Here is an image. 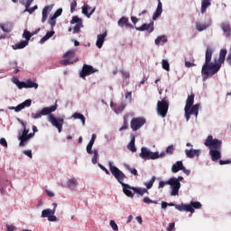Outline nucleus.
<instances>
[{
	"mask_svg": "<svg viewBox=\"0 0 231 231\" xmlns=\"http://www.w3.org/2000/svg\"><path fill=\"white\" fill-rule=\"evenodd\" d=\"M227 51L221 49L219 52L218 63L212 62V55H214V49L208 47L205 52V62L201 69V74L204 75V80H207L208 77H213L221 69V64H225L226 59Z\"/></svg>",
	"mask_w": 231,
	"mask_h": 231,
	"instance_id": "nucleus-1",
	"label": "nucleus"
},
{
	"mask_svg": "<svg viewBox=\"0 0 231 231\" xmlns=\"http://www.w3.org/2000/svg\"><path fill=\"white\" fill-rule=\"evenodd\" d=\"M108 167L111 174L116 178V180L122 185L123 187V192L127 196L128 198H134V193H133L134 187H131V185L124 183V180L127 178L125 176V173L120 171L116 166L113 165V162H108Z\"/></svg>",
	"mask_w": 231,
	"mask_h": 231,
	"instance_id": "nucleus-2",
	"label": "nucleus"
},
{
	"mask_svg": "<svg viewBox=\"0 0 231 231\" xmlns=\"http://www.w3.org/2000/svg\"><path fill=\"white\" fill-rule=\"evenodd\" d=\"M204 145L208 147L209 155L212 162H217V160H221V147L223 145V142L221 140L214 139V136L208 135L204 143Z\"/></svg>",
	"mask_w": 231,
	"mask_h": 231,
	"instance_id": "nucleus-3",
	"label": "nucleus"
},
{
	"mask_svg": "<svg viewBox=\"0 0 231 231\" xmlns=\"http://www.w3.org/2000/svg\"><path fill=\"white\" fill-rule=\"evenodd\" d=\"M41 111L43 116L49 115V122L51 123V125L57 127L59 133H62V125H64V117H55V116L51 115V113L57 111V105H53L50 107H43Z\"/></svg>",
	"mask_w": 231,
	"mask_h": 231,
	"instance_id": "nucleus-4",
	"label": "nucleus"
},
{
	"mask_svg": "<svg viewBox=\"0 0 231 231\" xmlns=\"http://www.w3.org/2000/svg\"><path fill=\"white\" fill-rule=\"evenodd\" d=\"M202 205L201 202L199 201H191L189 204H181V206H176V209L179 210L180 212H190V214H194L196 209L201 208Z\"/></svg>",
	"mask_w": 231,
	"mask_h": 231,
	"instance_id": "nucleus-5",
	"label": "nucleus"
},
{
	"mask_svg": "<svg viewBox=\"0 0 231 231\" xmlns=\"http://www.w3.org/2000/svg\"><path fill=\"white\" fill-rule=\"evenodd\" d=\"M139 156L143 160H158L160 158V152H151L149 149L143 147Z\"/></svg>",
	"mask_w": 231,
	"mask_h": 231,
	"instance_id": "nucleus-6",
	"label": "nucleus"
},
{
	"mask_svg": "<svg viewBox=\"0 0 231 231\" xmlns=\"http://www.w3.org/2000/svg\"><path fill=\"white\" fill-rule=\"evenodd\" d=\"M171 186V196H178L180 194V189H181V183L179 182L176 178L172 177L166 181Z\"/></svg>",
	"mask_w": 231,
	"mask_h": 231,
	"instance_id": "nucleus-7",
	"label": "nucleus"
},
{
	"mask_svg": "<svg viewBox=\"0 0 231 231\" xmlns=\"http://www.w3.org/2000/svg\"><path fill=\"white\" fill-rule=\"evenodd\" d=\"M169 111V102L165 99L157 102V113L162 117L165 118L167 116V113Z\"/></svg>",
	"mask_w": 231,
	"mask_h": 231,
	"instance_id": "nucleus-8",
	"label": "nucleus"
},
{
	"mask_svg": "<svg viewBox=\"0 0 231 231\" xmlns=\"http://www.w3.org/2000/svg\"><path fill=\"white\" fill-rule=\"evenodd\" d=\"M185 110V118L187 120V122H189V120H190V115H194L196 116V118H198V115H199V104H196L193 106H189L184 107Z\"/></svg>",
	"mask_w": 231,
	"mask_h": 231,
	"instance_id": "nucleus-9",
	"label": "nucleus"
},
{
	"mask_svg": "<svg viewBox=\"0 0 231 231\" xmlns=\"http://www.w3.org/2000/svg\"><path fill=\"white\" fill-rule=\"evenodd\" d=\"M146 120L143 117H134L131 120L130 127L133 131H138V129L143 127L146 124Z\"/></svg>",
	"mask_w": 231,
	"mask_h": 231,
	"instance_id": "nucleus-10",
	"label": "nucleus"
},
{
	"mask_svg": "<svg viewBox=\"0 0 231 231\" xmlns=\"http://www.w3.org/2000/svg\"><path fill=\"white\" fill-rule=\"evenodd\" d=\"M97 71H98V69L93 68V66L84 64L79 76L81 79H86V77H89V75H93V73H97Z\"/></svg>",
	"mask_w": 231,
	"mask_h": 231,
	"instance_id": "nucleus-11",
	"label": "nucleus"
},
{
	"mask_svg": "<svg viewBox=\"0 0 231 231\" xmlns=\"http://www.w3.org/2000/svg\"><path fill=\"white\" fill-rule=\"evenodd\" d=\"M70 24H76L73 29V33H80V28H82V19L79 18V16H73L70 21Z\"/></svg>",
	"mask_w": 231,
	"mask_h": 231,
	"instance_id": "nucleus-12",
	"label": "nucleus"
},
{
	"mask_svg": "<svg viewBox=\"0 0 231 231\" xmlns=\"http://www.w3.org/2000/svg\"><path fill=\"white\" fill-rule=\"evenodd\" d=\"M30 106H32V100L27 99L17 106H9L8 109H10L11 111H15V113H19V111H23L24 107H30Z\"/></svg>",
	"mask_w": 231,
	"mask_h": 231,
	"instance_id": "nucleus-13",
	"label": "nucleus"
},
{
	"mask_svg": "<svg viewBox=\"0 0 231 231\" xmlns=\"http://www.w3.org/2000/svg\"><path fill=\"white\" fill-rule=\"evenodd\" d=\"M137 32H148V33H152L154 32V22L150 23H143L141 27H135Z\"/></svg>",
	"mask_w": 231,
	"mask_h": 231,
	"instance_id": "nucleus-14",
	"label": "nucleus"
},
{
	"mask_svg": "<svg viewBox=\"0 0 231 231\" xmlns=\"http://www.w3.org/2000/svg\"><path fill=\"white\" fill-rule=\"evenodd\" d=\"M220 28L224 32L225 37L228 39L231 37V25L230 22H223L220 23Z\"/></svg>",
	"mask_w": 231,
	"mask_h": 231,
	"instance_id": "nucleus-15",
	"label": "nucleus"
},
{
	"mask_svg": "<svg viewBox=\"0 0 231 231\" xmlns=\"http://www.w3.org/2000/svg\"><path fill=\"white\" fill-rule=\"evenodd\" d=\"M211 24H212V21L211 20H208L205 23H201L199 22H197L196 23V30L198 32H204V30H207V28H210Z\"/></svg>",
	"mask_w": 231,
	"mask_h": 231,
	"instance_id": "nucleus-16",
	"label": "nucleus"
},
{
	"mask_svg": "<svg viewBox=\"0 0 231 231\" xmlns=\"http://www.w3.org/2000/svg\"><path fill=\"white\" fill-rule=\"evenodd\" d=\"M51 10H53V5H46L42 13V23H46L47 19H48V14H50V12H51Z\"/></svg>",
	"mask_w": 231,
	"mask_h": 231,
	"instance_id": "nucleus-17",
	"label": "nucleus"
},
{
	"mask_svg": "<svg viewBox=\"0 0 231 231\" xmlns=\"http://www.w3.org/2000/svg\"><path fill=\"white\" fill-rule=\"evenodd\" d=\"M162 12H163V8H162V0H158L156 11L153 13V15H152V21H156V19H158V17L162 15Z\"/></svg>",
	"mask_w": 231,
	"mask_h": 231,
	"instance_id": "nucleus-18",
	"label": "nucleus"
},
{
	"mask_svg": "<svg viewBox=\"0 0 231 231\" xmlns=\"http://www.w3.org/2000/svg\"><path fill=\"white\" fill-rule=\"evenodd\" d=\"M106 37H107V32H105L102 34H98L96 46H97L99 49L102 48V46H104V41H106Z\"/></svg>",
	"mask_w": 231,
	"mask_h": 231,
	"instance_id": "nucleus-19",
	"label": "nucleus"
},
{
	"mask_svg": "<svg viewBox=\"0 0 231 231\" xmlns=\"http://www.w3.org/2000/svg\"><path fill=\"white\" fill-rule=\"evenodd\" d=\"M183 162L181 161H177L174 164L171 166V172L173 174H176V172H180V171H182L183 169Z\"/></svg>",
	"mask_w": 231,
	"mask_h": 231,
	"instance_id": "nucleus-20",
	"label": "nucleus"
},
{
	"mask_svg": "<svg viewBox=\"0 0 231 231\" xmlns=\"http://www.w3.org/2000/svg\"><path fill=\"white\" fill-rule=\"evenodd\" d=\"M200 152L201 151L199 150H194V149L185 150V154L188 158H194V156H199Z\"/></svg>",
	"mask_w": 231,
	"mask_h": 231,
	"instance_id": "nucleus-21",
	"label": "nucleus"
},
{
	"mask_svg": "<svg viewBox=\"0 0 231 231\" xmlns=\"http://www.w3.org/2000/svg\"><path fill=\"white\" fill-rule=\"evenodd\" d=\"M88 10H89V5H85L82 7V14H83L84 15H86L87 17H91V15H93V14H95L96 8L94 7V8L90 11V13L88 12Z\"/></svg>",
	"mask_w": 231,
	"mask_h": 231,
	"instance_id": "nucleus-22",
	"label": "nucleus"
},
{
	"mask_svg": "<svg viewBox=\"0 0 231 231\" xmlns=\"http://www.w3.org/2000/svg\"><path fill=\"white\" fill-rule=\"evenodd\" d=\"M53 35H55V31L47 32L46 34L44 35V37H42L40 40V43L44 44V42H46V41H48L49 39H51V37H53Z\"/></svg>",
	"mask_w": 231,
	"mask_h": 231,
	"instance_id": "nucleus-23",
	"label": "nucleus"
},
{
	"mask_svg": "<svg viewBox=\"0 0 231 231\" xmlns=\"http://www.w3.org/2000/svg\"><path fill=\"white\" fill-rule=\"evenodd\" d=\"M28 46V42L26 41H22L18 43H15L14 45L12 46L13 50H23V48H26Z\"/></svg>",
	"mask_w": 231,
	"mask_h": 231,
	"instance_id": "nucleus-24",
	"label": "nucleus"
},
{
	"mask_svg": "<svg viewBox=\"0 0 231 231\" xmlns=\"http://www.w3.org/2000/svg\"><path fill=\"white\" fill-rule=\"evenodd\" d=\"M212 0H202L201 2V9L200 12L201 14H205V12H207V9L208 8V6H210Z\"/></svg>",
	"mask_w": 231,
	"mask_h": 231,
	"instance_id": "nucleus-25",
	"label": "nucleus"
},
{
	"mask_svg": "<svg viewBox=\"0 0 231 231\" xmlns=\"http://www.w3.org/2000/svg\"><path fill=\"white\" fill-rule=\"evenodd\" d=\"M134 142H136V137L133 135L129 144L127 145V149H129V151L132 152H136V146L134 145Z\"/></svg>",
	"mask_w": 231,
	"mask_h": 231,
	"instance_id": "nucleus-26",
	"label": "nucleus"
},
{
	"mask_svg": "<svg viewBox=\"0 0 231 231\" xmlns=\"http://www.w3.org/2000/svg\"><path fill=\"white\" fill-rule=\"evenodd\" d=\"M63 59H67L69 60H75L77 59L75 55V51H68L64 55Z\"/></svg>",
	"mask_w": 231,
	"mask_h": 231,
	"instance_id": "nucleus-27",
	"label": "nucleus"
},
{
	"mask_svg": "<svg viewBox=\"0 0 231 231\" xmlns=\"http://www.w3.org/2000/svg\"><path fill=\"white\" fill-rule=\"evenodd\" d=\"M18 140L20 141V147H24V145H26V142H28L30 139L28 135L22 134L18 136Z\"/></svg>",
	"mask_w": 231,
	"mask_h": 231,
	"instance_id": "nucleus-28",
	"label": "nucleus"
},
{
	"mask_svg": "<svg viewBox=\"0 0 231 231\" xmlns=\"http://www.w3.org/2000/svg\"><path fill=\"white\" fill-rule=\"evenodd\" d=\"M53 215H55V209L47 208L42 211V217H49Z\"/></svg>",
	"mask_w": 231,
	"mask_h": 231,
	"instance_id": "nucleus-29",
	"label": "nucleus"
},
{
	"mask_svg": "<svg viewBox=\"0 0 231 231\" xmlns=\"http://www.w3.org/2000/svg\"><path fill=\"white\" fill-rule=\"evenodd\" d=\"M67 185L69 187V189H70V190H75V189H77V179H70L68 180Z\"/></svg>",
	"mask_w": 231,
	"mask_h": 231,
	"instance_id": "nucleus-30",
	"label": "nucleus"
},
{
	"mask_svg": "<svg viewBox=\"0 0 231 231\" xmlns=\"http://www.w3.org/2000/svg\"><path fill=\"white\" fill-rule=\"evenodd\" d=\"M194 97H195L194 94L188 96V97L186 99L185 107H192V106L194 104Z\"/></svg>",
	"mask_w": 231,
	"mask_h": 231,
	"instance_id": "nucleus-31",
	"label": "nucleus"
},
{
	"mask_svg": "<svg viewBox=\"0 0 231 231\" xmlns=\"http://www.w3.org/2000/svg\"><path fill=\"white\" fill-rule=\"evenodd\" d=\"M37 89L39 88V84L32 81L31 79H28L25 81V88H32Z\"/></svg>",
	"mask_w": 231,
	"mask_h": 231,
	"instance_id": "nucleus-32",
	"label": "nucleus"
},
{
	"mask_svg": "<svg viewBox=\"0 0 231 231\" xmlns=\"http://www.w3.org/2000/svg\"><path fill=\"white\" fill-rule=\"evenodd\" d=\"M125 129H129V116L126 115L124 116V125L119 128V131H125Z\"/></svg>",
	"mask_w": 231,
	"mask_h": 231,
	"instance_id": "nucleus-33",
	"label": "nucleus"
},
{
	"mask_svg": "<svg viewBox=\"0 0 231 231\" xmlns=\"http://www.w3.org/2000/svg\"><path fill=\"white\" fill-rule=\"evenodd\" d=\"M73 118H75V120H81L83 125H86V117H84V115H82L80 113H75L73 115Z\"/></svg>",
	"mask_w": 231,
	"mask_h": 231,
	"instance_id": "nucleus-34",
	"label": "nucleus"
},
{
	"mask_svg": "<svg viewBox=\"0 0 231 231\" xmlns=\"http://www.w3.org/2000/svg\"><path fill=\"white\" fill-rule=\"evenodd\" d=\"M134 192L135 194H139V196H143V194H147V189H142V188H134Z\"/></svg>",
	"mask_w": 231,
	"mask_h": 231,
	"instance_id": "nucleus-35",
	"label": "nucleus"
},
{
	"mask_svg": "<svg viewBox=\"0 0 231 231\" xmlns=\"http://www.w3.org/2000/svg\"><path fill=\"white\" fill-rule=\"evenodd\" d=\"M126 171H129L134 176H138V171L135 168H132L129 164H125Z\"/></svg>",
	"mask_w": 231,
	"mask_h": 231,
	"instance_id": "nucleus-36",
	"label": "nucleus"
},
{
	"mask_svg": "<svg viewBox=\"0 0 231 231\" xmlns=\"http://www.w3.org/2000/svg\"><path fill=\"white\" fill-rule=\"evenodd\" d=\"M75 62H79V59L76 58L75 60L66 59V60H61L60 64L62 66H69V64H75Z\"/></svg>",
	"mask_w": 231,
	"mask_h": 231,
	"instance_id": "nucleus-37",
	"label": "nucleus"
},
{
	"mask_svg": "<svg viewBox=\"0 0 231 231\" xmlns=\"http://www.w3.org/2000/svg\"><path fill=\"white\" fill-rule=\"evenodd\" d=\"M23 39H25V42H30V39L33 37V34H32V32H30L28 30H24L23 33Z\"/></svg>",
	"mask_w": 231,
	"mask_h": 231,
	"instance_id": "nucleus-38",
	"label": "nucleus"
},
{
	"mask_svg": "<svg viewBox=\"0 0 231 231\" xmlns=\"http://www.w3.org/2000/svg\"><path fill=\"white\" fill-rule=\"evenodd\" d=\"M160 42H167V36L163 35V36H159L155 39V44L158 46V44H160Z\"/></svg>",
	"mask_w": 231,
	"mask_h": 231,
	"instance_id": "nucleus-39",
	"label": "nucleus"
},
{
	"mask_svg": "<svg viewBox=\"0 0 231 231\" xmlns=\"http://www.w3.org/2000/svg\"><path fill=\"white\" fill-rule=\"evenodd\" d=\"M127 23H129V18L123 16L121 19L118 21V26L123 27L124 25H126Z\"/></svg>",
	"mask_w": 231,
	"mask_h": 231,
	"instance_id": "nucleus-40",
	"label": "nucleus"
},
{
	"mask_svg": "<svg viewBox=\"0 0 231 231\" xmlns=\"http://www.w3.org/2000/svg\"><path fill=\"white\" fill-rule=\"evenodd\" d=\"M93 157H92V163L94 165H97V163L98 162V151L97 150H94L93 151Z\"/></svg>",
	"mask_w": 231,
	"mask_h": 231,
	"instance_id": "nucleus-41",
	"label": "nucleus"
},
{
	"mask_svg": "<svg viewBox=\"0 0 231 231\" xmlns=\"http://www.w3.org/2000/svg\"><path fill=\"white\" fill-rule=\"evenodd\" d=\"M154 181H156V177H152L148 182H144L146 189H152Z\"/></svg>",
	"mask_w": 231,
	"mask_h": 231,
	"instance_id": "nucleus-42",
	"label": "nucleus"
},
{
	"mask_svg": "<svg viewBox=\"0 0 231 231\" xmlns=\"http://www.w3.org/2000/svg\"><path fill=\"white\" fill-rule=\"evenodd\" d=\"M162 69L166 71H171V65L167 60H162Z\"/></svg>",
	"mask_w": 231,
	"mask_h": 231,
	"instance_id": "nucleus-43",
	"label": "nucleus"
},
{
	"mask_svg": "<svg viewBox=\"0 0 231 231\" xmlns=\"http://www.w3.org/2000/svg\"><path fill=\"white\" fill-rule=\"evenodd\" d=\"M0 28L3 32H5V33H8L11 32L10 28H8V24L6 23H0Z\"/></svg>",
	"mask_w": 231,
	"mask_h": 231,
	"instance_id": "nucleus-44",
	"label": "nucleus"
},
{
	"mask_svg": "<svg viewBox=\"0 0 231 231\" xmlns=\"http://www.w3.org/2000/svg\"><path fill=\"white\" fill-rule=\"evenodd\" d=\"M56 19L57 18L53 15L49 19V24H51V28L57 24Z\"/></svg>",
	"mask_w": 231,
	"mask_h": 231,
	"instance_id": "nucleus-45",
	"label": "nucleus"
},
{
	"mask_svg": "<svg viewBox=\"0 0 231 231\" xmlns=\"http://www.w3.org/2000/svg\"><path fill=\"white\" fill-rule=\"evenodd\" d=\"M166 154H174V145H169L166 148Z\"/></svg>",
	"mask_w": 231,
	"mask_h": 231,
	"instance_id": "nucleus-46",
	"label": "nucleus"
},
{
	"mask_svg": "<svg viewBox=\"0 0 231 231\" xmlns=\"http://www.w3.org/2000/svg\"><path fill=\"white\" fill-rule=\"evenodd\" d=\"M42 116H43L42 110L35 114H32V118H33L34 120H37V119L41 118Z\"/></svg>",
	"mask_w": 231,
	"mask_h": 231,
	"instance_id": "nucleus-47",
	"label": "nucleus"
},
{
	"mask_svg": "<svg viewBox=\"0 0 231 231\" xmlns=\"http://www.w3.org/2000/svg\"><path fill=\"white\" fill-rule=\"evenodd\" d=\"M124 109H125V105L121 104L120 106H118L116 108V113L118 115L119 113H122V111H124Z\"/></svg>",
	"mask_w": 231,
	"mask_h": 231,
	"instance_id": "nucleus-48",
	"label": "nucleus"
},
{
	"mask_svg": "<svg viewBox=\"0 0 231 231\" xmlns=\"http://www.w3.org/2000/svg\"><path fill=\"white\" fill-rule=\"evenodd\" d=\"M110 226L114 231L118 230V225H116V222H115V220L110 221Z\"/></svg>",
	"mask_w": 231,
	"mask_h": 231,
	"instance_id": "nucleus-49",
	"label": "nucleus"
},
{
	"mask_svg": "<svg viewBox=\"0 0 231 231\" xmlns=\"http://www.w3.org/2000/svg\"><path fill=\"white\" fill-rule=\"evenodd\" d=\"M37 8H39L37 5H34L33 7H28L25 8L24 12H28L29 14H33L35 12V10H37Z\"/></svg>",
	"mask_w": 231,
	"mask_h": 231,
	"instance_id": "nucleus-50",
	"label": "nucleus"
},
{
	"mask_svg": "<svg viewBox=\"0 0 231 231\" xmlns=\"http://www.w3.org/2000/svg\"><path fill=\"white\" fill-rule=\"evenodd\" d=\"M93 144H91L90 143H88L87 145V152L88 154H93Z\"/></svg>",
	"mask_w": 231,
	"mask_h": 231,
	"instance_id": "nucleus-51",
	"label": "nucleus"
},
{
	"mask_svg": "<svg viewBox=\"0 0 231 231\" xmlns=\"http://www.w3.org/2000/svg\"><path fill=\"white\" fill-rule=\"evenodd\" d=\"M60 15H62V8L57 9L52 16L57 19V17H60Z\"/></svg>",
	"mask_w": 231,
	"mask_h": 231,
	"instance_id": "nucleus-52",
	"label": "nucleus"
},
{
	"mask_svg": "<svg viewBox=\"0 0 231 231\" xmlns=\"http://www.w3.org/2000/svg\"><path fill=\"white\" fill-rule=\"evenodd\" d=\"M77 8V0H74L71 4H70V12L71 14H73V12H75V9Z\"/></svg>",
	"mask_w": 231,
	"mask_h": 231,
	"instance_id": "nucleus-53",
	"label": "nucleus"
},
{
	"mask_svg": "<svg viewBox=\"0 0 231 231\" xmlns=\"http://www.w3.org/2000/svg\"><path fill=\"white\" fill-rule=\"evenodd\" d=\"M17 88L18 89H23V88H26V82L24 81H17Z\"/></svg>",
	"mask_w": 231,
	"mask_h": 231,
	"instance_id": "nucleus-54",
	"label": "nucleus"
},
{
	"mask_svg": "<svg viewBox=\"0 0 231 231\" xmlns=\"http://www.w3.org/2000/svg\"><path fill=\"white\" fill-rule=\"evenodd\" d=\"M143 203H146L147 205H149V204H151V203H158V202H156V201H154V200H152L151 199H149V197H145L144 199H143Z\"/></svg>",
	"mask_w": 231,
	"mask_h": 231,
	"instance_id": "nucleus-55",
	"label": "nucleus"
},
{
	"mask_svg": "<svg viewBox=\"0 0 231 231\" xmlns=\"http://www.w3.org/2000/svg\"><path fill=\"white\" fill-rule=\"evenodd\" d=\"M174 226H176V224L174 222L170 223L167 227V231H174Z\"/></svg>",
	"mask_w": 231,
	"mask_h": 231,
	"instance_id": "nucleus-56",
	"label": "nucleus"
},
{
	"mask_svg": "<svg viewBox=\"0 0 231 231\" xmlns=\"http://www.w3.org/2000/svg\"><path fill=\"white\" fill-rule=\"evenodd\" d=\"M120 71H121V73H122L124 79H129V77H131V75L129 74V72H127V71H125V70H124V69H121Z\"/></svg>",
	"mask_w": 231,
	"mask_h": 231,
	"instance_id": "nucleus-57",
	"label": "nucleus"
},
{
	"mask_svg": "<svg viewBox=\"0 0 231 231\" xmlns=\"http://www.w3.org/2000/svg\"><path fill=\"white\" fill-rule=\"evenodd\" d=\"M0 144H2L3 147H8V143L6 142V139L1 138L0 139Z\"/></svg>",
	"mask_w": 231,
	"mask_h": 231,
	"instance_id": "nucleus-58",
	"label": "nucleus"
},
{
	"mask_svg": "<svg viewBox=\"0 0 231 231\" xmlns=\"http://www.w3.org/2000/svg\"><path fill=\"white\" fill-rule=\"evenodd\" d=\"M23 154H25V156H28V158H32V150H26L23 151Z\"/></svg>",
	"mask_w": 231,
	"mask_h": 231,
	"instance_id": "nucleus-59",
	"label": "nucleus"
},
{
	"mask_svg": "<svg viewBox=\"0 0 231 231\" xmlns=\"http://www.w3.org/2000/svg\"><path fill=\"white\" fill-rule=\"evenodd\" d=\"M228 163H231V160H226V161L220 160L219 161V165H228Z\"/></svg>",
	"mask_w": 231,
	"mask_h": 231,
	"instance_id": "nucleus-60",
	"label": "nucleus"
},
{
	"mask_svg": "<svg viewBox=\"0 0 231 231\" xmlns=\"http://www.w3.org/2000/svg\"><path fill=\"white\" fill-rule=\"evenodd\" d=\"M48 221L55 222V221H57V217L55 215H51L48 217Z\"/></svg>",
	"mask_w": 231,
	"mask_h": 231,
	"instance_id": "nucleus-61",
	"label": "nucleus"
},
{
	"mask_svg": "<svg viewBox=\"0 0 231 231\" xmlns=\"http://www.w3.org/2000/svg\"><path fill=\"white\" fill-rule=\"evenodd\" d=\"M185 66H186V68H192V67L196 66V64H194L190 61H185Z\"/></svg>",
	"mask_w": 231,
	"mask_h": 231,
	"instance_id": "nucleus-62",
	"label": "nucleus"
},
{
	"mask_svg": "<svg viewBox=\"0 0 231 231\" xmlns=\"http://www.w3.org/2000/svg\"><path fill=\"white\" fill-rule=\"evenodd\" d=\"M98 167H100L101 171H104V172H106V174H109V170L106 169V167H104L102 164H98Z\"/></svg>",
	"mask_w": 231,
	"mask_h": 231,
	"instance_id": "nucleus-63",
	"label": "nucleus"
},
{
	"mask_svg": "<svg viewBox=\"0 0 231 231\" xmlns=\"http://www.w3.org/2000/svg\"><path fill=\"white\" fill-rule=\"evenodd\" d=\"M6 228H7V231H14V230H15V226H14L7 225Z\"/></svg>",
	"mask_w": 231,
	"mask_h": 231,
	"instance_id": "nucleus-64",
	"label": "nucleus"
}]
</instances>
